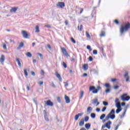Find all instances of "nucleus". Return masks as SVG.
I'll list each match as a JSON object with an SVG mask.
<instances>
[{
  "mask_svg": "<svg viewBox=\"0 0 130 130\" xmlns=\"http://www.w3.org/2000/svg\"><path fill=\"white\" fill-rule=\"evenodd\" d=\"M86 35L87 38H89V39H91V36H90V34H89V32H88V31H86Z\"/></svg>",
  "mask_w": 130,
  "mask_h": 130,
  "instance_id": "32",
  "label": "nucleus"
},
{
  "mask_svg": "<svg viewBox=\"0 0 130 130\" xmlns=\"http://www.w3.org/2000/svg\"><path fill=\"white\" fill-rule=\"evenodd\" d=\"M41 74L42 76H44V71L41 70Z\"/></svg>",
  "mask_w": 130,
  "mask_h": 130,
  "instance_id": "56",
  "label": "nucleus"
},
{
  "mask_svg": "<svg viewBox=\"0 0 130 130\" xmlns=\"http://www.w3.org/2000/svg\"><path fill=\"white\" fill-rule=\"evenodd\" d=\"M127 110V108H126V109L124 110V112L120 116V118H122L123 117H124V115H125V113H126Z\"/></svg>",
  "mask_w": 130,
  "mask_h": 130,
  "instance_id": "21",
  "label": "nucleus"
},
{
  "mask_svg": "<svg viewBox=\"0 0 130 130\" xmlns=\"http://www.w3.org/2000/svg\"><path fill=\"white\" fill-rule=\"evenodd\" d=\"M96 106H98V105H99V104H100V103H99L98 102V99H95L94 101L92 103V104H96Z\"/></svg>",
  "mask_w": 130,
  "mask_h": 130,
  "instance_id": "16",
  "label": "nucleus"
},
{
  "mask_svg": "<svg viewBox=\"0 0 130 130\" xmlns=\"http://www.w3.org/2000/svg\"><path fill=\"white\" fill-rule=\"evenodd\" d=\"M129 28H130V24L128 22L127 24H126L124 26H122L120 29L121 35H122V34H123V32L124 31H128Z\"/></svg>",
  "mask_w": 130,
  "mask_h": 130,
  "instance_id": "2",
  "label": "nucleus"
},
{
  "mask_svg": "<svg viewBox=\"0 0 130 130\" xmlns=\"http://www.w3.org/2000/svg\"><path fill=\"white\" fill-rule=\"evenodd\" d=\"M129 99V95H127L126 93H124L121 96V100H122V101H128Z\"/></svg>",
  "mask_w": 130,
  "mask_h": 130,
  "instance_id": "3",
  "label": "nucleus"
},
{
  "mask_svg": "<svg viewBox=\"0 0 130 130\" xmlns=\"http://www.w3.org/2000/svg\"><path fill=\"white\" fill-rule=\"evenodd\" d=\"M83 114H84V113H78V114H77V115L79 116H79H82V115H83Z\"/></svg>",
  "mask_w": 130,
  "mask_h": 130,
  "instance_id": "54",
  "label": "nucleus"
},
{
  "mask_svg": "<svg viewBox=\"0 0 130 130\" xmlns=\"http://www.w3.org/2000/svg\"><path fill=\"white\" fill-rule=\"evenodd\" d=\"M31 74L32 76H35V72L32 71L31 72Z\"/></svg>",
  "mask_w": 130,
  "mask_h": 130,
  "instance_id": "62",
  "label": "nucleus"
},
{
  "mask_svg": "<svg viewBox=\"0 0 130 130\" xmlns=\"http://www.w3.org/2000/svg\"><path fill=\"white\" fill-rule=\"evenodd\" d=\"M100 89H101V87L100 86H98L96 89L98 90V91H99Z\"/></svg>",
  "mask_w": 130,
  "mask_h": 130,
  "instance_id": "61",
  "label": "nucleus"
},
{
  "mask_svg": "<svg viewBox=\"0 0 130 130\" xmlns=\"http://www.w3.org/2000/svg\"><path fill=\"white\" fill-rule=\"evenodd\" d=\"M47 47H48V48H49V49H51V47L50 46V45L48 44Z\"/></svg>",
  "mask_w": 130,
  "mask_h": 130,
  "instance_id": "58",
  "label": "nucleus"
},
{
  "mask_svg": "<svg viewBox=\"0 0 130 130\" xmlns=\"http://www.w3.org/2000/svg\"><path fill=\"white\" fill-rule=\"evenodd\" d=\"M87 76H88V74H87V73H84V74L83 75V77H87Z\"/></svg>",
  "mask_w": 130,
  "mask_h": 130,
  "instance_id": "64",
  "label": "nucleus"
},
{
  "mask_svg": "<svg viewBox=\"0 0 130 130\" xmlns=\"http://www.w3.org/2000/svg\"><path fill=\"white\" fill-rule=\"evenodd\" d=\"M109 92H110V89L109 88H108L105 90L106 93H109Z\"/></svg>",
  "mask_w": 130,
  "mask_h": 130,
  "instance_id": "49",
  "label": "nucleus"
},
{
  "mask_svg": "<svg viewBox=\"0 0 130 130\" xmlns=\"http://www.w3.org/2000/svg\"><path fill=\"white\" fill-rule=\"evenodd\" d=\"M89 91H92L93 94H96L98 93V90L95 89L94 86H90L89 87Z\"/></svg>",
  "mask_w": 130,
  "mask_h": 130,
  "instance_id": "6",
  "label": "nucleus"
},
{
  "mask_svg": "<svg viewBox=\"0 0 130 130\" xmlns=\"http://www.w3.org/2000/svg\"><path fill=\"white\" fill-rule=\"evenodd\" d=\"M57 7H58L59 8H61V9H62L65 6L64 3L63 2H58L57 5Z\"/></svg>",
  "mask_w": 130,
  "mask_h": 130,
  "instance_id": "8",
  "label": "nucleus"
},
{
  "mask_svg": "<svg viewBox=\"0 0 130 130\" xmlns=\"http://www.w3.org/2000/svg\"><path fill=\"white\" fill-rule=\"evenodd\" d=\"M16 60L20 68L22 67V65L21 64V61H20V59L19 58H16Z\"/></svg>",
  "mask_w": 130,
  "mask_h": 130,
  "instance_id": "17",
  "label": "nucleus"
},
{
  "mask_svg": "<svg viewBox=\"0 0 130 130\" xmlns=\"http://www.w3.org/2000/svg\"><path fill=\"white\" fill-rule=\"evenodd\" d=\"M38 55H39L41 57V59H43V55H42V54L41 53H38Z\"/></svg>",
  "mask_w": 130,
  "mask_h": 130,
  "instance_id": "40",
  "label": "nucleus"
},
{
  "mask_svg": "<svg viewBox=\"0 0 130 130\" xmlns=\"http://www.w3.org/2000/svg\"><path fill=\"white\" fill-rule=\"evenodd\" d=\"M51 86H52L53 88H56V86H55L53 82H51Z\"/></svg>",
  "mask_w": 130,
  "mask_h": 130,
  "instance_id": "41",
  "label": "nucleus"
},
{
  "mask_svg": "<svg viewBox=\"0 0 130 130\" xmlns=\"http://www.w3.org/2000/svg\"><path fill=\"white\" fill-rule=\"evenodd\" d=\"M74 118L75 120H78V119H79V116L78 115V114L75 115Z\"/></svg>",
  "mask_w": 130,
  "mask_h": 130,
  "instance_id": "43",
  "label": "nucleus"
},
{
  "mask_svg": "<svg viewBox=\"0 0 130 130\" xmlns=\"http://www.w3.org/2000/svg\"><path fill=\"white\" fill-rule=\"evenodd\" d=\"M111 124V122L110 120L108 121L107 123H106L105 124L103 125L102 126V129H104L105 127H107L108 129H110L111 128V126L110 125Z\"/></svg>",
  "mask_w": 130,
  "mask_h": 130,
  "instance_id": "4",
  "label": "nucleus"
},
{
  "mask_svg": "<svg viewBox=\"0 0 130 130\" xmlns=\"http://www.w3.org/2000/svg\"><path fill=\"white\" fill-rule=\"evenodd\" d=\"M46 104L48 106H53V103L52 102L50 101V100H48L47 101Z\"/></svg>",
  "mask_w": 130,
  "mask_h": 130,
  "instance_id": "13",
  "label": "nucleus"
},
{
  "mask_svg": "<svg viewBox=\"0 0 130 130\" xmlns=\"http://www.w3.org/2000/svg\"><path fill=\"white\" fill-rule=\"evenodd\" d=\"M104 117H105V114H103L101 116H100V119L102 120V119H103V118H104Z\"/></svg>",
  "mask_w": 130,
  "mask_h": 130,
  "instance_id": "34",
  "label": "nucleus"
},
{
  "mask_svg": "<svg viewBox=\"0 0 130 130\" xmlns=\"http://www.w3.org/2000/svg\"><path fill=\"white\" fill-rule=\"evenodd\" d=\"M85 127L87 129H89L90 127H91V124L90 123H86L85 125Z\"/></svg>",
  "mask_w": 130,
  "mask_h": 130,
  "instance_id": "20",
  "label": "nucleus"
},
{
  "mask_svg": "<svg viewBox=\"0 0 130 130\" xmlns=\"http://www.w3.org/2000/svg\"><path fill=\"white\" fill-rule=\"evenodd\" d=\"M3 48L4 49H7V45H6V44H4L3 45Z\"/></svg>",
  "mask_w": 130,
  "mask_h": 130,
  "instance_id": "53",
  "label": "nucleus"
},
{
  "mask_svg": "<svg viewBox=\"0 0 130 130\" xmlns=\"http://www.w3.org/2000/svg\"><path fill=\"white\" fill-rule=\"evenodd\" d=\"M35 32L36 33H39V32H40V30H39V26L36 25Z\"/></svg>",
  "mask_w": 130,
  "mask_h": 130,
  "instance_id": "25",
  "label": "nucleus"
},
{
  "mask_svg": "<svg viewBox=\"0 0 130 130\" xmlns=\"http://www.w3.org/2000/svg\"><path fill=\"white\" fill-rule=\"evenodd\" d=\"M98 51H97V50H94L93 51V54H97V53H98Z\"/></svg>",
  "mask_w": 130,
  "mask_h": 130,
  "instance_id": "48",
  "label": "nucleus"
},
{
  "mask_svg": "<svg viewBox=\"0 0 130 130\" xmlns=\"http://www.w3.org/2000/svg\"><path fill=\"white\" fill-rule=\"evenodd\" d=\"M87 49L90 50V51H92V49L91 48V46L90 45L87 46Z\"/></svg>",
  "mask_w": 130,
  "mask_h": 130,
  "instance_id": "39",
  "label": "nucleus"
},
{
  "mask_svg": "<svg viewBox=\"0 0 130 130\" xmlns=\"http://www.w3.org/2000/svg\"><path fill=\"white\" fill-rule=\"evenodd\" d=\"M76 9H78V10H80V14H82L83 13V11H84V9L83 8H80L78 7V6H76Z\"/></svg>",
  "mask_w": 130,
  "mask_h": 130,
  "instance_id": "28",
  "label": "nucleus"
},
{
  "mask_svg": "<svg viewBox=\"0 0 130 130\" xmlns=\"http://www.w3.org/2000/svg\"><path fill=\"white\" fill-rule=\"evenodd\" d=\"M119 88V85H116L114 86V89H115V90H117V89Z\"/></svg>",
  "mask_w": 130,
  "mask_h": 130,
  "instance_id": "42",
  "label": "nucleus"
},
{
  "mask_svg": "<svg viewBox=\"0 0 130 130\" xmlns=\"http://www.w3.org/2000/svg\"><path fill=\"white\" fill-rule=\"evenodd\" d=\"M92 109L93 108H92V107H89L88 108H87V112H91Z\"/></svg>",
  "mask_w": 130,
  "mask_h": 130,
  "instance_id": "30",
  "label": "nucleus"
},
{
  "mask_svg": "<svg viewBox=\"0 0 130 130\" xmlns=\"http://www.w3.org/2000/svg\"><path fill=\"white\" fill-rule=\"evenodd\" d=\"M26 55L27 57H32V54L29 52L26 53Z\"/></svg>",
  "mask_w": 130,
  "mask_h": 130,
  "instance_id": "27",
  "label": "nucleus"
},
{
  "mask_svg": "<svg viewBox=\"0 0 130 130\" xmlns=\"http://www.w3.org/2000/svg\"><path fill=\"white\" fill-rule=\"evenodd\" d=\"M84 71H87L88 70V64H84L83 66Z\"/></svg>",
  "mask_w": 130,
  "mask_h": 130,
  "instance_id": "24",
  "label": "nucleus"
},
{
  "mask_svg": "<svg viewBox=\"0 0 130 130\" xmlns=\"http://www.w3.org/2000/svg\"><path fill=\"white\" fill-rule=\"evenodd\" d=\"M100 37H104L105 36V31H102L101 32V34L100 35Z\"/></svg>",
  "mask_w": 130,
  "mask_h": 130,
  "instance_id": "26",
  "label": "nucleus"
},
{
  "mask_svg": "<svg viewBox=\"0 0 130 130\" xmlns=\"http://www.w3.org/2000/svg\"><path fill=\"white\" fill-rule=\"evenodd\" d=\"M78 30H79V31H82V29H83V25L82 24L80 25H80H78Z\"/></svg>",
  "mask_w": 130,
  "mask_h": 130,
  "instance_id": "31",
  "label": "nucleus"
},
{
  "mask_svg": "<svg viewBox=\"0 0 130 130\" xmlns=\"http://www.w3.org/2000/svg\"><path fill=\"white\" fill-rule=\"evenodd\" d=\"M118 127H119V125H117L116 127L115 128V130L118 129Z\"/></svg>",
  "mask_w": 130,
  "mask_h": 130,
  "instance_id": "57",
  "label": "nucleus"
},
{
  "mask_svg": "<svg viewBox=\"0 0 130 130\" xmlns=\"http://www.w3.org/2000/svg\"><path fill=\"white\" fill-rule=\"evenodd\" d=\"M80 96H79V99H83L84 96V91H81L80 93Z\"/></svg>",
  "mask_w": 130,
  "mask_h": 130,
  "instance_id": "22",
  "label": "nucleus"
},
{
  "mask_svg": "<svg viewBox=\"0 0 130 130\" xmlns=\"http://www.w3.org/2000/svg\"><path fill=\"white\" fill-rule=\"evenodd\" d=\"M64 99H65V101H66V102L67 104H69V103H70V102H71V100H70V98L69 96H68V95H65Z\"/></svg>",
  "mask_w": 130,
  "mask_h": 130,
  "instance_id": "11",
  "label": "nucleus"
},
{
  "mask_svg": "<svg viewBox=\"0 0 130 130\" xmlns=\"http://www.w3.org/2000/svg\"><path fill=\"white\" fill-rule=\"evenodd\" d=\"M18 10V7H13L10 10V13H15Z\"/></svg>",
  "mask_w": 130,
  "mask_h": 130,
  "instance_id": "12",
  "label": "nucleus"
},
{
  "mask_svg": "<svg viewBox=\"0 0 130 130\" xmlns=\"http://www.w3.org/2000/svg\"><path fill=\"white\" fill-rule=\"evenodd\" d=\"M115 103L116 107L117 108V109L116 110V113L118 114V113L122 110V108H121V105H120V102H119V99H118V98H116Z\"/></svg>",
  "mask_w": 130,
  "mask_h": 130,
  "instance_id": "1",
  "label": "nucleus"
},
{
  "mask_svg": "<svg viewBox=\"0 0 130 130\" xmlns=\"http://www.w3.org/2000/svg\"><path fill=\"white\" fill-rule=\"evenodd\" d=\"M88 120H89V116H85L84 118V121H85V122H87V121H88Z\"/></svg>",
  "mask_w": 130,
  "mask_h": 130,
  "instance_id": "35",
  "label": "nucleus"
},
{
  "mask_svg": "<svg viewBox=\"0 0 130 130\" xmlns=\"http://www.w3.org/2000/svg\"><path fill=\"white\" fill-rule=\"evenodd\" d=\"M24 73L25 77H28V72H27V69H24Z\"/></svg>",
  "mask_w": 130,
  "mask_h": 130,
  "instance_id": "29",
  "label": "nucleus"
},
{
  "mask_svg": "<svg viewBox=\"0 0 130 130\" xmlns=\"http://www.w3.org/2000/svg\"><path fill=\"white\" fill-rule=\"evenodd\" d=\"M57 101H58V102L59 103H60V102H61L60 98L57 97Z\"/></svg>",
  "mask_w": 130,
  "mask_h": 130,
  "instance_id": "50",
  "label": "nucleus"
},
{
  "mask_svg": "<svg viewBox=\"0 0 130 130\" xmlns=\"http://www.w3.org/2000/svg\"><path fill=\"white\" fill-rule=\"evenodd\" d=\"M103 105H104V106H108V103L107 102L104 101L103 102Z\"/></svg>",
  "mask_w": 130,
  "mask_h": 130,
  "instance_id": "36",
  "label": "nucleus"
},
{
  "mask_svg": "<svg viewBox=\"0 0 130 130\" xmlns=\"http://www.w3.org/2000/svg\"><path fill=\"white\" fill-rule=\"evenodd\" d=\"M71 40L72 42H73V43H74V44L76 43V41L75 40V39H73V38H71Z\"/></svg>",
  "mask_w": 130,
  "mask_h": 130,
  "instance_id": "45",
  "label": "nucleus"
},
{
  "mask_svg": "<svg viewBox=\"0 0 130 130\" xmlns=\"http://www.w3.org/2000/svg\"><path fill=\"white\" fill-rule=\"evenodd\" d=\"M124 78H128V73L127 72H125L124 75Z\"/></svg>",
  "mask_w": 130,
  "mask_h": 130,
  "instance_id": "38",
  "label": "nucleus"
},
{
  "mask_svg": "<svg viewBox=\"0 0 130 130\" xmlns=\"http://www.w3.org/2000/svg\"><path fill=\"white\" fill-rule=\"evenodd\" d=\"M90 116L92 118H95L96 117V114L95 113H91Z\"/></svg>",
  "mask_w": 130,
  "mask_h": 130,
  "instance_id": "33",
  "label": "nucleus"
},
{
  "mask_svg": "<svg viewBox=\"0 0 130 130\" xmlns=\"http://www.w3.org/2000/svg\"><path fill=\"white\" fill-rule=\"evenodd\" d=\"M55 76L57 78V79H58L59 81H60V82L62 81V79L61 78V77L60 76V74H58V73L57 72H56Z\"/></svg>",
  "mask_w": 130,
  "mask_h": 130,
  "instance_id": "10",
  "label": "nucleus"
},
{
  "mask_svg": "<svg viewBox=\"0 0 130 130\" xmlns=\"http://www.w3.org/2000/svg\"><path fill=\"white\" fill-rule=\"evenodd\" d=\"M21 34L23 36L24 38L28 39V36H29V35L27 34V32L25 30H22L21 32Z\"/></svg>",
  "mask_w": 130,
  "mask_h": 130,
  "instance_id": "9",
  "label": "nucleus"
},
{
  "mask_svg": "<svg viewBox=\"0 0 130 130\" xmlns=\"http://www.w3.org/2000/svg\"><path fill=\"white\" fill-rule=\"evenodd\" d=\"M45 27H47V28H51V26L49 24L45 25Z\"/></svg>",
  "mask_w": 130,
  "mask_h": 130,
  "instance_id": "55",
  "label": "nucleus"
},
{
  "mask_svg": "<svg viewBox=\"0 0 130 130\" xmlns=\"http://www.w3.org/2000/svg\"><path fill=\"white\" fill-rule=\"evenodd\" d=\"M44 118L46 121H49V119H48V117H47V113H45L44 114Z\"/></svg>",
  "mask_w": 130,
  "mask_h": 130,
  "instance_id": "23",
  "label": "nucleus"
},
{
  "mask_svg": "<svg viewBox=\"0 0 130 130\" xmlns=\"http://www.w3.org/2000/svg\"><path fill=\"white\" fill-rule=\"evenodd\" d=\"M26 89L27 91H30V86L28 84H26Z\"/></svg>",
  "mask_w": 130,
  "mask_h": 130,
  "instance_id": "46",
  "label": "nucleus"
},
{
  "mask_svg": "<svg viewBox=\"0 0 130 130\" xmlns=\"http://www.w3.org/2000/svg\"><path fill=\"white\" fill-rule=\"evenodd\" d=\"M115 110L114 109H113L111 110L110 112L108 115L111 117H114V118H115Z\"/></svg>",
  "mask_w": 130,
  "mask_h": 130,
  "instance_id": "5",
  "label": "nucleus"
},
{
  "mask_svg": "<svg viewBox=\"0 0 130 130\" xmlns=\"http://www.w3.org/2000/svg\"><path fill=\"white\" fill-rule=\"evenodd\" d=\"M109 118H111V119H114V117H111V116H110L109 115H108L106 118H105V119L107 121V120H108L109 119Z\"/></svg>",
  "mask_w": 130,
  "mask_h": 130,
  "instance_id": "18",
  "label": "nucleus"
},
{
  "mask_svg": "<svg viewBox=\"0 0 130 130\" xmlns=\"http://www.w3.org/2000/svg\"><path fill=\"white\" fill-rule=\"evenodd\" d=\"M39 85H43V81H40L39 82Z\"/></svg>",
  "mask_w": 130,
  "mask_h": 130,
  "instance_id": "63",
  "label": "nucleus"
},
{
  "mask_svg": "<svg viewBox=\"0 0 130 130\" xmlns=\"http://www.w3.org/2000/svg\"><path fill=\"white\" fill-rule=\"evenodd\" d=\"M114 23H115V24H116L117 25H118V24H119V22H118V20H115Z\"/></svg>",
  "mask_w": 130,
  "mask_h": 130,
  "instance_id": "52",
  "label": "nucleus"
},
{
  "mask_svg": "<svg viewBox=\"0 0 130 130\" xmlns=\"http://www.w3.org/2000/svg\"><path fill=\"white\" fill-rule=\"evenodd\" d=\"M5 55H2L1 57L0 58V61L2 64H4V61H5Z\"/></svg>",
  "mask_w": 130,
  "mask_h": 130,
  "instance_id": "14",
  "label": "nucleus"
},
{
  "mask_svg": "<svg viewBox=\"0 0 130 130\" xmlns=\"http://www.w3.org/2000/svg\"><path fill=\"white\" fill-rule=\"evenodd\" d=\"M88 59L89 61H92V60H93V58L92 57V56H89Z\"/></svg>",
  "mask_w": 130,
  "mask_h": 130,
  "instance_id": "51",
  "label": "nucleus"
},
{
  "mask_svg": "<svg viewBox=\"0 0 130 130\" xmlns=\"http://www.w3.org/2000/svg\"><path fill=\"white\" fill-rule=\"evenodd\" d=\"M84 124V119H82L79 122V126H83Z\"/></svg>",
  "mask_w": 130,
  "mask_h": 130,
  "instance_id": "19",
  "label": "nucleus"
},
{
  "mask_svg": "<svg viewBox=\"0 0 130 130\" xmlns=\"http://www.w3.org/2000/svg\"><path fill=\"white\" fill-rule=\"evenodd\" d=\"M64 84L65 87H68V86H69V83H68L67 82H64Z\"/></svg>",
  "mask_w": 130,
  "mask_h": 130,
  "instance_id": "59",
  "label": "nucleus"
},
{
  "mask_svg": "<svg viewBox=\"0 0 130 130\" xmlns=\"http://www.w3.org/2000/svg\"><path fill=\"white\" fill-rule=\"evenodd\" d=\"M121 106H124L125 105V103L123 102L121 104Z\"/></svg>",
  "mask_w": 130,
  "mask_h": 130,
  "instance_id": "60",
  "label": "nucleus"
},
{
  "mask_svg": "<svg viewBox=\"0 0 130 130\" xmlns=\"http://www.w3.org/2000/svg\"><path fill=\"white\" fill-rule=\"evenodd\" d=\"M106 109H107L106 107H104L103 108V109H102V112H104V111H105V110H106Z\"/></svg>",
  "mask_w": 130,
  "mask_h": 130,
  "instance_id": "47",
  "label": "nucleus"
},
{
  "mask_svg": "<svg viewBox=\"0 0 130 130\" xmlns=\"http://www.w3.org/2000/svg\"><path fill=\"white\" fill-rule=\"evenodd\" d=\"M23 46H24V43L20 42L19 46L16 48V49L19 50L21 49V48H22V47H23Z\"/></svg>",
  "mask_w": 130,
  "mask_h": 130,
  "instance_id": "15",
  "label": "nucleus"
},
{
  "mask_svg": "<svg viewBox=\"0 0 130 130\" xmlns=\"http://www.w3.org/2000/svg\"><path fill=\"white\" fill-rule=\"evenodd\" d=\"M105 86H106V88H110V84H109V83H106Z\"/></svg>",
  "mask_w": 130,
  "mask_h": 130,
  "instance_id": "37",
  "label": "nucleus"
},
{
  "mask_svg": "<svg viewBox=\"0 0 130 130\" xmlns=\"http://www.w3.org/2000/svg\"><path fill=\"white\" fill-rule=\"evenodd\" d=\"M62 64L63 66V68H64V69H67V63H66V62H63Z\"/></svg>",
  "mask_w": 130,
  "mask_h": 130,
  "instance_id": "44",
  "label": "nucleus"
},
{
  "mask_svg": "<svg viewBox=\"0 0 130 130\" xmlns=\"http://www.w3.org/2000/svg\"><path fill=\"white\" fill-rule=\"evenodd\" d=\"M62 52L66 56V57H70V55H69V53H68V52L67 51V50L64 49V48H61Z\"/></svg>",
  "mask_w": 130,
  "mask_h": 130,
  "instance_id": "7",
  "label": "nucleus"
}]
</instances>
